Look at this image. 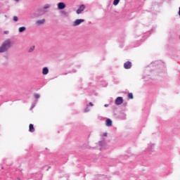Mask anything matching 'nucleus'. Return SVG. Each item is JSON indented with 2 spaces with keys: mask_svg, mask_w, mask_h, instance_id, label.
<instances>
[{
  "mask_svg": "<svg viewBox=\"0 0 180 180\" xmlns=\"http://www.w3.org/2000/svg\"><path fill=\"white\" fill-rule=\"evenodd\" d=\"M11 47V41L6 40L5 41L2 45L0 46V53H5L8 49Z\"/></svg>",
  "mask_w": 180,
  "mask_h": 180,
  "instance_id": "f257e3e1",
  "label": "nucleus"
},
{
  "mask_svg": "<svg viewBox=\"0 0 180 180\" xmlns=\"http://www.w3.org/2000/svg\"><path fill=\"white\" fill-rule=\"evenodd\" d=\"M84 22H85V20L84 19H77L75 21H74L73 26H78Z\"/></svg>",
  "mask_w": 180,
  "mask_h": 180,
  "instance_id": "f03ea898",
  "label": "nucleus"
},
{
  "mask_svg": "<svg viewBox=\"0 0 180 180\" xmlns=\"http://www.w3.org/2000/svg\"><path fill=\"white\" fill-rule=\"evenodd\" d=\"M84 10H85V5L82 4L79 7V8L77 10V15H79L80 13H82V12H84Z\"/></svg>",
  "mask_w": 180,
  "mask_h": 180,
  "instance_id": "7ed1b4c3",
  "label": "nucleus"
},
{
  "mask_svg": "<svg viewBox=\"0 0 180 180\" xmlns=\"http://www.w3.org/2000/svg\"><path fill=\"white\" fill-rule=\"evenodd\" d=\"M115 105H122L123 103V97H117L115 101Z\"/></svg>",
  "mask_w": 180,
  "mask_h": 180,
  "instance_id": "20e7f679",
  "label": "nucleus"
},
{
  "mask_svg": "<svg viewBox=\"0 0 180 180\" xmlns=\"http://www.w3.org/2000/svg\"><path fill=\"white\" fill-rule=\"evenodd\" d=\"M124 68H125V70H130V68H131V62L127 61L124 63Z\"/></svg>",
  "mask_w": 180,
  "mask_h": 180,
  "instance_id": "39448f33",
  "label": "nucleus"
},
{
  "mask_svg": "<svg viewBox=\"0 0 180 180\" xmlns=\"http://www.w3.org/2000/svg\"><path fill=\"white\" fill-rule=\"evenodd\" d=\"M65 8V4L60 2L58 4V9L63 10Z\"/></svg>",
  "mask_w": 180,
  "mask_h": 180,
  "instance_id": "423d86ee",
  "label": "nucleus"
},
{
  "mask_svg": "<svg viewBox=\"0 0 180 180\" xmlns=\"http://www.w3.org/2000/svg\"><path fill=\"white\" fill-rule=\"evenodd\" d=\"M105 126H107L108 127H110V126H112V121L110 119H107L105 121Z\"/></svg>",
  "mask_w": 180,
  "mask_h": 180,
  "instance_id": "0eeeda50",
  "label": "nucleus"
},
{
  "mask_svg": "<svg viewBox=\"0 0 180 180\" xmlns=\"http://www.w3.org/2000/svg\"><path fill=\"white\" fill-rule=\"evenodd\" d=\"M34 127L33 126L32 124H30L29 125V131H30V133H34Z\"/></svg>",
  "mask_w": 180,
  "mask_h": 180,
  "instance_id": "6e6552de",
  "label": "nucleus"
},
{
  "mask_svg": "<svg viewBox=\"0 0 180 180\" xmlns=\"http://www.w3.org/2000/svg\"><path fill=\"white\" fill-rule=\"evenodd\" d=\"M42 74H43V75H47V74H49V68H44L42 69Z\"/></svg>",
  "mask_w": 180,
  "mask_h": 180,
  "instance_id": "1a4fd4ad",
  "label": "nucleus"
},
{
  "mask_svg": "<svg viewBox=\"0 0 180 180\" xmlns=\"http://www.w3.org/2000/svg\"><path fill=\"white\" fill-rule=\"evenodd\" d=\"M44 22H46V20L42 19V20H39L38 21H37V25H43L44 23Z\"/></svg>",
  "mask_w": 180,
  "mask_h": 180,
  "instance_id": "9d476101",
  "label": "nucleus"
},
{
  "mask_svg": "<svg viewBox=\"0 0 180 180\" xmlns=\"http://www.w3.org/2000/svg\"><path fill=\"white\" fill-rule=\"evenodd\" d=\"M25 30H26V27H20L19 28L20 33H22V32H25Z\"/></svg>",
  "mask_w": 180,
  "mask_h": 180,
  "instance_id": "9b49d317",
  "label": "nucleus"
},
{
  "mask_svg": "<svg viewBox=\"0 0 180 180\" xmlns=\"http://www.w3.org/2000/svg\"><path fill=\"white\" fill-rule=\"evenodd\" d=\"M119 2H120V0H114V1H113V5H114L115 6H116L117 5L119 4Z\"/></svg>",
  "mask_w": 180,
  "mask_h": 180,
  "instance_id": "f8f14e48",
  "label": "nucleus"
},
{
  "mask_svg": "<svg viewBox=\"0 0 180 180\" xmlns=\"http://www.w3.org/2000/svg\"><path fill=\"white\" fill-rule=\"evenodd\" d=\"M128 98H129V99H133V94H132V93H129V94H128Z\"/></svg>",
  "mask_w": 180,
  "mask_h": 180,
  "instance_id": "ddd939ff",
  "label": "nucleus"
},
{
  "mask_svg": "<svg viewBox=\"0 0 180 180\" xmlns=\"http://www.w3.org/2000/svg\"><path fill=\"white\" fill-rule=\"evenodd\" d=\"M33 50H34V46H32L30 50H29V53H32V51H33Z\"/></svg>",
  "mask_w": 180,
  "mask_h": 180,
  "instance_id": "4468645a",
  "label": "nucleus"
},
{
  "mask_svg": "<svg viewBox=\"0 0 180 180\" xmlns=\"http://www.w3.org/2000/svg\"><path fill=\"white\" fill-rule=\"evenodd\" d=\"M34 98H35V99H39V98H40V95L34 94Z\"/></svg>",
  "mask_w": 180,
  "mask_h": 180,
  "instance_id": "2eb2a0df",
  "label": "nucleus"
},
{
  "mask_svg": "<svg viewBox=\"0 0 180 180\" xmlns=\"http://www.w3.org/2000/svg\"><path fill=\"white\" fill-rule=\"evenodd\" d=\"M13 20H14V22H18V17L17 16H14L13 17Z\"/></svg>",
  "mask_w": 180,
  "mask_h": 180,
  "instance_id": "dca6fc26",
  "label": "nucleus"
},
{
  "mask_svg": "<svg viewBox=\"0 0 180 180\" xmlns=\"http://www.w3.org/2000/svg\"><path fill=\"white\" fill-rule=\"evenodd\" d=\"M103 136H104V137H108V133H106V132L104 133V134H103Z\"/></svg>",
  "mask_w": 180,
  "mask_h": 180,
  "instance_id": "f3484780",
  "label": "nucleus"
},
{
  "mask_svg": "<svg viewBox=\"0 0 180 180\" xmlns=\"http://www.w3.org/2000/svg\"><path fill=\"white\" fill-rule=\"evenodd\" d=\"M8 33H9L8 31H5V32H4V34H8Z\"/></svg>",
  "mask_w": 180,
  "mask_h": 180,
  "instance_id": "a211bd4d",
  "label": "nucleus"
},
{
  "mask_svg": "<svg viewBox=\"0 0 180 180\" xmlns=\"http://www.w3.org/2000/svg\"><path fill=\"white\" fill-rule=\"evenodd\" d=\"M85 112H89V108H86V110H85Z\"/></svg>",
  "mask_w": 180,
  "mask_h": 180,
  "instance_id": "6ab92c4d",
  "label": "nucleus"
},
{
  "mask_svg": "<svg viewBox=\"0 0 180 180\" xmlns=\"http://www.w3.org/2000/svg\"><path fill=\"white\" fill-rule=\"evenodd\" d=\"M90 106H94V104L92 103H89Z\"/></svg>",
  "mask_w": 180,
  "mask_h": 180,
  "instance_id": "aec40b11",
  "label": "nucleus"
},
{
  "mask_svg": "<svg viewBox=\"0 0 180 180\" xmlns=\"http://www.w3.org/2000/svg\"><path fill=\"white\" fill-rule=\"evenodd\" d=\"M15 2H19V0H15Z\"/></svg>",
  "mask_w": 180,
  "mask_h": 180,
  "instance_id": "412c9836",
  "label": "nucleus"
},
{
  "mask_svg": "<svg viewBox=\"0 0 180 180\" xmlns=\"http://www.w3.org/2000/svg\"><path fill=\"white\" fill-rule=\"evenodd\" d=\"M105 106H108V105H105Z\"/></svg>",
  "mask_w": 180,
  "mask_h": 180,
  "instance_id": "4be33fe9",
  "label": "nucleus"
},
{
  "mask_svg": "<svg viewBox=\"0 0 180 180\" xmlns=\"http://www.w3.org/2000/svg\"><path fill=\"white\" fill-rule=\"evenodd\" d=\"M105 106H108V105H105Z\"/></svg>",
  "mask_w": 180,
  "mask_h": 180,
  "instance_id": "5701e85b",
  "label": "nucleus"
}]
</instances>
